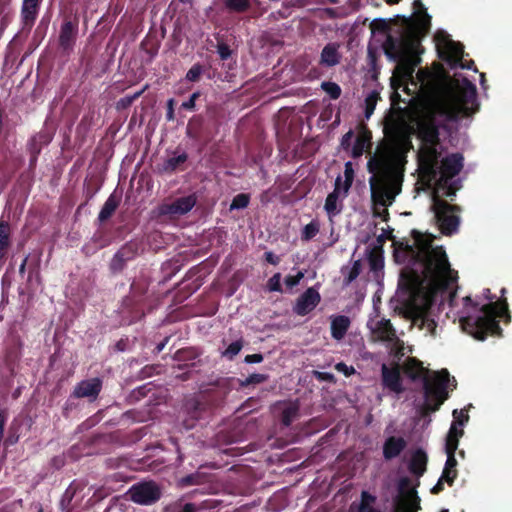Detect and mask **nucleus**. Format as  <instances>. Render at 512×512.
I'll return each mask as SVG.
<instances>
[{
	"instance_id": "f257e3e1",
	"label": "nucleus",
	"mask_w": 512,
	"mask_h": 512,
	"mask_svg": "<svg viewBox=\"0 0 512 512\" xmlns=\"http://www.w3.org/2000/svg\"><path fill=\"white\" fill-rule=\"evenodd\" d=\"M477 108L475 85L465 78H455L447 92L439 100L424 107L416 119L417 134L421 141L419 166L423 176L435 184L431 210L436 224L444 234L457 230L459 218L453 214V207L440 197L455 195L451 180L462 169L463 157L458 153L444 155L438 127L448 119L474 113Z\"/></svg>"
},
{
	"instance_id": "f03ea898",
	"label": "nucleus",
	"mask_w": 512,
	"mask_h": 512,
	"mask_svg": "<svg viewBox=\"0 0 512 512\" xmlns=\"http://www.w3.org/2000/svg\"><path fill=\"white\" fill-rule=\"evenodd\" d=\"M433 236L413 231L411 243L400 244L394 252L398 263H405L403 285L409 293L407 309L412 325L426 334H437V322L430 310L433 301H449L455 297L457 272L451 269L442 246L433 245Z\"/></svg>"
},
{
	"instance_id": "7ed1b4c3",
	"label": "nucleus",
	"mask_w": 512,
	"mask_h": 512,
	"mask_svg": "<svg viewBox=\"0 0 512 512\" xmlns=\"http://www.w3.org/2000/svg\"><path fill=\"white\" fill-rule=\"evenodd\" d=\"M409 142L400 139L392 144L377 147L368 161V171L372 174L369 180L374 210L386 211L401 191L406 152Z\"/></svg>"
},
{
	"instance_id": "20e7f679",
	"label": "nucleus",
	"mask_w": 512,
	"mask_h": 512,
	"mask_svg": "<svg viewBox=\"0 0 512 512\" xmlns=\"http://www.w3.org/2000/svg\"><path fill=\"white\" fill-rule=\"evenodd\" d=\"M420 42L414 32H406L399 38L389 36L384 44L386 55L397 62L394 69L392 86L398 89L404 86V90L409 91V81L416 87L413 81L415 67L420 62L418 57Z\"/></svg>"
},
{
	"instance_id": "39448f33",
	"label": "nucleus",
	"mask_w": 512,
	"mask_h": 512,
	"mask_svg": "<svg viewBox=\"0 0 512 512\" xmlns=\"http://www.w3.org/2000/svg\"><path fill=\"white\" fill-rule=\"evenodd\" d=\"M463 310L458 312L460 327L477 340H484L487 333L496 334L500 327L497 318L503 317L506 313V304L490 302L480 306L473 303L471 298H463Z\"/></svg>"
},
{
	"instance_id": "423d86ee",
	"label": "nucleus",
	"mask_w": 512,
	"mask_h": 512,
	"mask_svg": "<svg viewBox=\"0 0 512 512\" xmlns=\"http://www.w3.org/2000/svg\"><path fill=\"white\" fill-rule=\"evenodd\" d=\"M436 48L440 57L447 61L452 67H461L470 69V65H466L463 61V46L453 41L450 36L443 31L437 32L435 35Z\"/></svg>"
},
{
	"instance_id": "0eeeda50",
	"label": "nucleus",
	"mask_w": 512,
	"mask_h": 512,
	"mask_svg": "<svg viewBox=\"0 0 512 512\" xmlns=\"http://www.w3.org/2000/svg\"><path fill=\"white\" fill-rule=\"evenodd\" d=\"M368 327L371 332L372 341H381L387 344V346L394 351L399 353L403 349V342L398 338L396 330L387 319H371L368 322Z\"/></svg>"
},
{
	"instance_id": "6e6552de",
	"label": "nucleus",
	"mask_w": 512,
	"mask_h": 512,
	"mask_svg": "<svg viewBox=\"0 0 512 512\" xmlns=\"http://www.w3.org/2000/svg\"><path fill=\"white\" fill-rule=\"evenodd\" d=\"M450 386L449 373L447 370L434 373L431 378H426L424 382L425 394L428 400L434 399L437 401L434 410L448 397V388Z\"/></svg>"
},
{
	"instance_id": "1a4fd4ad",
	"label": "nucleus",
	"mask_w": 512,
	"mask_h": 512,
	"mask_svg": "<svg viewBox=\"0 0 512 512\" xmlns=\"http://www.w3.org/2000/svg\"><path fill=\"white\" fill-rule=\"evenodd\" d=\"M128 495L137 504L150 505L160 498L161 492L154 482H142L133 485L128 490Z\"/></svg>"
},
{
	"instance_id": "9d476101",
	"label": "nucleus",
	"mask_w": 512,
	"mask_h": 512,
	"mask_svg": "<svg viewBox=\"0 0 512 512\" xmlns=\"http://www.w3.org/2000/svg\"><path fill=\"white\" fill-rule=\"evenodd\" d=\"M196 204V197L188 195L180 197L172 202H166L159 206L158 213L163 216H181L188 213Z\"/></svg>"
},
{
	"instance_id": "9b49d317",
	"label": "nucleus",
	"mask_w": 512,
	"mask_h": 512,
	"mask_svg": "<svg viewBox=\"0 0 512 512\" xmlns=\"http://www.w3.org/2000/svg\"><path fill=\"white\" fill-rule=\"evenodd\" d=\"M342 185V177H337L335 181V188L331 192L325 201L324 209L328 214L329 218L338 215L343 208V200L347 196L349 190H344Z\"/></svg>"
},
{
	"instance_id": "f8f14e48",
	"label": "nucleus",
	"mask_w": 512,
	"mask_h": 512,
	"mask_svg": "<svg viewBox=\"0 0 512 512\" xmlns=\"http://www.w3.org/2000/svg\"><path fill=\"white\" fill-rule=\"evenodd\" d=\"M320 300L319 292L314 287H310L299 296L293 310L297 315L305 316L319 304Z\"/></svg>"
},
{
	"instance_id": "ddd939ff",
	"label": "nucleus",
	"mask_w": 512,
	"mask_h": 512,
	"mask_svg": "<svg viewBox=\"0 0 512 512\" xmlns=\"http://www.w3.org/2000/svg\"><path fill=\"white\" fill-rule=\"evenodd\" d=\"M382 381L384 387L388 388L390 391L395 392L397 394L402 391L400 371L397 366L389 368L386 364H383Z\"/></svg>"
},
{
	"instance_id": "4468645a",
	"label": "nucleus",
	"mask_w": 512,
	"mask_h": 512,
	"mask_svg": "<svg viewBox=\"0 0 512 512\" xmlns=\"http://www.w3.org/2000/svg\"><path fill=\"white\" fill-rule=\"evenodd\" d=\"M330 320L331 336L337 341L342 340L350 327L351 321L349 317L344 315H333L330 317Z\"/></svg>"
},
{
	"instance_id": "2eb2a0df",
	"label": "nucleus",
	"mask_w": 512,
	"mask_h": 512,
	"mask_svg": "<svg viewBox=\"0 0 512 512\" xmlns=\"http://www.w3.org/2000/svg\"><path fill=\"white\" fill-rule=\"evenodd\" d=\"M407 443L402 437H389L383 446V456L386 460L397 457L406 447Z\"/></svg>"
},
{
	"instance_id": "dca6fc26",
	"label": "nucleus",
	"mask_w": 512,
	"mask_h": 512,
	"mask_svg": "<svg viewBox=\"0 0 512 512\" xmlns=\"http://www.w3.org/2000/svg\"><path fill=\"white\" fill-rule=\"evenodd\" d=\"M101 389V382L99 379L94 378L86 381H82L79 383L75 390L74 394L77 397H93L95 398Z\"/></svg>"
},
{
	"instance_id": "f3484780",
	"label": "nucleus",
	"mask_w": 512,
	"mask_h": 512,
	"mask_svg": "<svg viewBox=\"0 0 512 512\" xmlns=\"http://www.w3.org/2000/svg\"><path fill=\"white\" fill-rule=\"evenodd\" d=\"M41 0H23L21 19L25 26L31 27L38 15Z\"/></svg>"
},
{
	"instance_id": "a211bd4d",
	"label": "nucleus",
	"mask_w": 512,
	"mask_h": 512,
	"mask_svg": "<svg viewBox=\"0 0 512 512\" xmlns=\"http://www.w3.org/2000/svg\"><path fill=\"white\" fill-rule=\"evenodd\" d=\"M77 34V27L72 22H65L60 31L59 42L63 49L68 50L74 44Z\"/></svg>"
},
{
	"instance_id": "6ab92c4d",
	"label": "nucleus",
	"mask_w": 512,
	"mask_h": 512,
	"mask_svg": "<svg viewBox=\"0 0 512 512\" xmlns=\"http://www.w3.org/2000/svg\"><path fill=\"white\" fill-rule=\"evenodd\" d=\"M428 457L427 454L421 450H416L411 457L409 469L410 472L416 476H422L426 471Z\"/></svg>"
},
{
	"instance_id": "aec40b11",
	"label": "nucleus",
	"mask_w": 512,
	"mask_h": 512,
	"mask_svg": "<svg viewBox=\"0 0 512 512\" xmlns=\"http://www.w3.org/2000/svg\"><path fill=\"white\" fill-rule=\"evenodd\" d=\"M338 48L337 44H327L321 52V63L329 67L337 65L340 61Z\"/></svg>"
},
{
	"instance_id": "412c9836",
	"label": "nucleus",
	"mask_w": 512,
	"mask_h": 512,
	"mask_svg": "<svg viewBox=\"0 0 512 512\" xmlns=\"http://www.w3.org/2000/svg\"><path fill=\"white\" fill-rule=\"evenodd\" d=\"M118 204V199L114 195H110L99 213V219L101 221L108 219L115 212Z\"/></svg>"
},
{
	"instance_id": "4be33fe9",
	"label": "nucleus",
	"mask_w": 512,
	"mask_h": 512,
	"mask_svg": "<svg viewBox=\"0 0 512 512\" xmlns=\"http://www.w3.org/2000/svg\"><path fill=\"white\" fill-rule=\"evenodd\" d=\"M370 136L363 132L359 134L355 140V143L352 147V156L359 157L363 154L367 146L369 145Z\"/></svg>"
},
{
	"instance_id": "5701e85b",
	"label": "nucleus",
	"mask_w": 512,
	"mask_h": 512,
	"mask_svg": "<svg viewBox=\"0 0 512 512\" xmlns=\"http://www.w3.org/2000/svg\"><path fill=\"white\" fill-rule=\"evenodd\" d=\"M461 427L462 426L457 425V421L452 422L446 437L445 447L450 446V444H454L456 448H458L459 439L463 435V429Z\"/></svg>"
},
{
	"instance_id": "b1692460",
	"label": "nucleus",
	"mask_w": 512,
	"mask_h": 512,
	"mask_svg": "<svg viewBox=\"0 0 512 512\" xmlns=\"http://www.w3.org/2000/svg\"><path fill=\"white\" fill-rule=\"evenodd\" d=\"M10 243V226L6 222H0V258L6 253Z\"/></svg>"
},
{
	"instance_id": "393cba45",
	"label": "nucleus",
	"mask_w": 512,
	"mask_h": 512,
	"mask_svg": "<svg viewBox=\"0 0 512 512\" xmlns=\"http://www.w3.org/2000/svg\"><path fill=\"white\" fill-rule=\"evenodd\" d=\"M375 500L376 498L373 495L367 491H363L361 494L359 512H377L373 507Z\"/></svg>"
},
{
	"instance_id": "a878e982",
	"label": "nucleus",
	"mask_w": 512,
	"mask_h": 512,
	"mask_svg": "<svg viewBox=\"0 0 512 512\" xmlns=\"http://www.w3.org/2000/svg\"><path fill=\"white\" fill-rule=\"evenodd\" d=\"M368 262L371 270L375 272L380 271L384 266L382 253L378 250H373L368 257Z\"/></svg>"
},
{
	"instance_id": "bb28decb",
	"label": "nucleus",
	"mask_w": 512,
	"mask_h": 512,
	"mask_svg": "<svg viewBox=\"0 0 512 512\" xmlns=\"http://www.w3.org/2000/svg\"><path fill=\"white\" fill-rule=\"evenodd\" d=\"M298 406L294 403L287 405L282 411V422L288 426L297 417Z\"/></svg>"
},
{
	"instance_id": "cd10ccee",
	"label": "nucleus",
	"mask_w": 512,
	"mask_h": 512,
	"mask_svg": "<svg viewBox=\"0 0 512 512\" xmlns=\"http://www.w3.org/2000/svg\"><path fill=\"white\" fill-rule=\"evenodd\" d=\"M320 229V225L317 221H311L302 230V239L309 241L314 238Z\"/></svg>"
},
{
	"instance_id": "c85d7f7f",
	"label": "nucleus",
	"mask_w": 512,
	"mask_h": 512,
	"mask_svg": "<svg viewBox=\"0 0 512 512\" xmlns=\"http://www.w3.org/2000/svg\"><path fill=\"white\" fill-rule=\"evenodd\" d=\"M406 370H407V373L410 375V377L417 378V377L421 376V374L423 372V367H422L421 363H419L415 359H410V360H408V362L406 364Z\"/></svg>"
},
{
	"instance_id": "c756f323",
	"label": "nucleus",
	"mask_w": 512,
	"mask_h": 512,
	"mask_svg": "<svg viewBox=\"0 0 512 512\" xmlns=\"http://www.w3.org/2000/svg\"><path fill=\"white\" fill-rule=\"evenodd\" d=\"M226 6L236 12L246 11L250 6V0H226Z\"/></svg>"
},
{
	"instance_id": "7c9ffc66",
	"label": "nucleus",
	"mask_w": 512,
	"mask_h": 512,
	"mask_svg": "<svg viewBox=\"0 0 512 512\" xmlns=\"http://www.w3.org/2000/svg\"><path fill=\"white\" fill-rule=\"evenodd\" d=\"M378 101V94L376 92H371L365 99V116L369 118L376 107Z\"/></svg>"
},
{
	"instance_id": "2f4dec72",
	"label": "nucleus",
	"mask_w": 512,
	"mask_h": 512,
	"mask_svg": "<svg viewBox=\"0 0 512 512\" xmlns=\"http://www.w3.org/2000/svg\"><path fill=\"white\" fill-rule=\"evenodd\" d=\"M248 204L249 196L247 194L241 193L233 198L232 203L230 205V210L243 209L246 208Z\"/></svg>"
},
{
	"instance_id": "473e14b6",
	"label": "nucleus",
	"mask_w": 512,
	"mask_h": 512,
	"mask_svg": "<svg viewBox=\"0 0 512 512\" xmlns=\"http://www.w3.org/2000/svg\"><path fill=\"white\" fill-rule=\"evenodd\" d=\"M322 88L332 99H337L341 95L340 86L334 82H323Z\"/></svg>"
},
{
	"instance_id": "72a5a7b5",
	"label": "nucleus",
	"mask_w": 512,
	"mask_h": 512,
	"mask_svg": "<svg viewBox=\"0 0 512 512\" xmlns=\"http://www.w3.org/2000/svg\"><path fill=\"white\" fill-rule=\"evenodd\" d=\"M456 450H457V448L454 444H450V446L445 447L447 460H446L444 467H446V468H456L457 467V460L455 458Z\"/></svg>"
},
{
	"instance_id": "f704fd0d",
	"label": "nucleus",
	"mask_w": 512,
	"mask_h": 512,
	"mask_svg": "<svg viewBox=\"0 0 512 512\" xmlns=\"http://www.w3.org/2000/svg\"><path fill=\"white\" fill-rule=\"evenodd\" d=\"M304 272L298 271L296 275H288L284 279V284L288 290L293 289L295 286L299 285L300 281L304 278Z\"/></svg>"
},
{
	"instance_id": "c9c22d12",
	"label": "nucleus",
	"mask_w": 512,
	"mask_h": 512,
	"mask_svg": "<svg viewBox=\"0 0 512 512\" xmlns=\"http://www.w3.org/2000/svg\"><path fill=\"white\" fill-rule=\"evenodd\" d=\"M353 176H354V173H353L352 165L350 162H347L345 164V171H344L345 179L344 180L342 179V185H341L344 188V190L350 189L352 182H353Z\"/></svg>"
},
{
	"instance_id": "e433bc0d",
	"label": "nucleus",
	"mask_w": 512,
	"mask_h": 512,
	"mask_svg": "<svg viewBox=\"0 0 512 512\" xmlns=\"http://www.w3.org/2000/svg\"><path fill=\"white\" fill-rule=\"evenodd\" d=\"M242 342L241 341H235L231 343L225 351L222 352V355L224 357H227L229 359H232L234 356H236L242 349Z\"/></svg>"
},
{
	"instance_id": "4c0bfd02",
	"label": "nucleus",
	"mask_w": 512,
	"mask_h": 512,
	"mask_svg": "<svg viewBox=\"0 0 512 512\" xmlns=\"http://www.w3.org/2000/svg\"><path fill=\"white\" fill-rule=\"evenodd\" d=\"M268 290L271 292H282L281 274H274L267 282Z\"/></svg>"
},
{
	"instance_id": "58836bf2",
	"label": "nucleus",
	"mask_w": 512,
	"mask_h": 512,
	"mask_svg": "<svg viewBox=\"0 0 512 512\" xmlns=\"http://www.w3.org/2000/svg\"><path fill=\"white\" fill-rule=\"evenodd\" d=\"M187 159V155L185 153L179 154L178 156H174L169 158L166 161L165 168L169 170H174L176 167L182 163H184Z\"/></svg>"
},
{
	"instance_id": "ea45409f",
	"label": "nucleus",
	"mask_w": 512,
	"mask_h": 512,
	"mask_svg": "<svg viewBox=\"0 0 512 512\" xmlns=\"http://www.w3.org/2000/svg\"><path fill=\"white\" fill-rule=\"evenodd\" d=\"M458 475L456 468H446L444 467L441 478L442 480H445L446 483L449 485H452L454 480L456 479Z\"/></svg>"
},
{
	"instance_id": "a19ab883",
	"label": "nucleus",
	"mask_w": 512,
	"mask_h": 512,
	"mask_svg": "<svg viewBox=\"0 0 512 512\" xmlns=\"http://www.w3.org/2000/svg\"><path fill=\"white\" fill-rule=\"evenodd\" d=\"M47 142H48V139H46L41 134L33 137L32 140H31V143H30L32 152L34 154H37L40 151V148H41L40 145L42 143H47Z\"/></svg>"
},
{
	"instance_id": "79ce46f5",
	"label": "nucleus",
	"mask_w": 512,
	"mask_h": 512,
	"mask_svg": "<svg viewBox=\"0 0 512 512\" xmlns=\"http://www.w3.org/2000/svg\"><path fill=\"white\" fill-rule=\"evenodd\" d=\"M127 250H128V248L124 247L114 256L113 261H112V267L114 269L118 268L122 261L129 258V256L127 254Z\"/></svg>"
},
{
	"instance_id": "37998d69",
	"label": "nucleus",
	"mask_w": 512,
	"mask_h": 512,
	"mask_svg": "<svg viewBox=\"0 0 512 512\" xmlns=\"http://www.w3.org/2000/svg\"><path fill=\"white\" fill-rule=\"evenodd\" d=\"M335 369L338 372L343 373L345 376H350L355 372V369L352 366H347L345 363L340 362L335 365Z\"/></svg>"
},
{
	"instance_id": "c03bdc74",
	"label": "nucleus",
	"mask_w": 512,
	"mask_h": 512,
	"mask_svg": "<svg viewBox=\"0 0 512 512\" xmlns=\"http://www.w3.org/2000/svg\"><path fill=\"white\" fill-rule=\"evenodd\" d=\"M201 74V68L200 66H193L189 69V71L186 74V78L189 81H196Z\"/></svg>"
},
{
	"instance_id": "a18cd8bd",
	"label": "nucleus",
	"mask_w": 512,
	"mask_h": 512,
	"mask_svg": "<svg viewBox=\"0 0 512 512\" xmlns=\"http://www.w3.org/2000/svg\"><path fill=\"white\" fill-rule=\"evenodd\" d=\"M453 417H454V421H457V425H459V426H463L464 423L468 420V415L465 414L462 410L461 411L454 410Z\"/></svg>"
},
{
	"instance_id": "49530a36",
	"label": "nucleus",
	"mask_w": 512,
	"mask_h": 512,
	"mask_svg": "<svg viewBox=\"0 0 512 512\" xmlns=\"http://www.w3.org/2000/svg\"><path fill=\"white\" fill-rule=\"evenodd\" d=\"M266 379L267 376L264 374H252L247 378L246 382L248 384H258L264 382Z\"/></svg>"
},
{
	"instance_id": "de8ad7c7",
	"label": "nucleus",
	"mask_w": 512,
	"mask_h": 512,
	"mask_svg": "<svg viewBox=\"0 0 512 512\" xmlns=\"http://www.w3.org/2000/svg\"><path fill=\"white\" fill-rule=\"evenodd\" d=\"M174 104H175L174 99H169L167 101V114H166V118H167L168 121H173L174 120Z\"/></svg>"
},
{
	"instance_id": "09e8293b",
	"label": "nucleus",
	"mask_w": 512,
	"mask_h": 512,
	"mask_svg": "<svg viewBox=\"0 0 512 512\" xmlns=\"http://www.w3.org/2000/svg\"><path fill=\"white\" fill-rule=\"evenodd\" d=\"M218 53L221 57V59H227L229 58L231 51L228 46L226 45H219L218 46Z\"/></svg>"
},
{
	"instance_id": "8fccbe9b",
	"label": "nucleus",
	"mask_w": 512,
	"mask_h": 512,
	"mask_svg": "<svg viewBox=\"0 0 512 512\" xmlns=\"http://www.w3.org/2000/svg\"><path fill=\"white\" fill-rule=\"evenodd\" d=\"M263 360V356L261 354H251L245 357L246 363H260Z\"/></svg>"
},
{
	"instance_id": "3c124183",
	"label": "nucleus",
	"mask_w": 512,
	"mask_h": 512,
	"mask_svg": "<svg viewBox=\"0 0 512 512\" xmlns=\"http://www.w3.org/2000/svg\"><path fill=\"white\" fill-rule=\"evenodd\" d=\"M266 260L271 264H277L279 259L272 252H266L265 254Z\"/></svg>"
},
{
	"instance_id": "603ef678",
	"label": "nucleus",
	"mask_w": 512,
	"mask_h": 512,
	"mask_svg": "<svg viewBox=\"0 0 512 512\" xmlns=\"http://www.w3.org/2000/svg\"><path fill=\"white\" fill-rule=\"evenodd\" d=\"M445 482V480H442V478L440 477V479L438 480L437 484L432 488V493H439L440 491L443 490V483Z\"/></svg>"
},
{
	"instance_id": "864d4df0",
	"label": "nucleus",
	"mask_w": 512,
	"mask_h": 512,
	"mask_svg": "<svg viewBox=\"0 0 512 512\" xmlns=\"http://www.w3.org/2000/svg\"><path fill=\"white\" fill-rule=\"evenodd\" d=\"M197 508L192 503H187L184 505L183 509L180 512H196Z\"/></svg>"
},
{
	"instance_id": "5fc2aeb1",
	"label": "nucleus",
	"mask_w": 512,
	"mask_h": 512,
	"mask_svg": "<svg viewBox=\"0 0 512 512\" xmlns=\"http://www.w3.org/2000/svg\"><path fill=\"white\" fill-rule=\"evenodd\" d=\"M352 136H353L352 131L347 132L342 138V146L345 147L346 145H349V140L352 138Z\"/></svg>"
},
{
	"instance_id": "6e6d98bb",
	"label": "nucleus",
	"mask_w": 512,
	"mask_h": 512,
	"mask_svg": "<svg viewBox=\"0 0 512 512\" xmlns=\"http://www.w3.org/2000/svg\"><path fill=\"white\" fill-rule=\"evenodd\" d=\"M195 107V103H193V99H189L182 103V108L192 110Z\"/></svg>"
},
{
	"instance_id": "4d7b16f0",
	"label": "nucleus",
	"mask_w": 512,
	"mask_h": 512,
	"mask_svg": "<svg viewBox=\"0 0 512 512\" xmlns=\"http://www.w3.org/2000/svg\"><path fill=\"white\" fill-rule=\"evenodd\" d=\"M358 269L354 266L349 274L348 282H352L358 276Z\"/></svg>"
},
{
	"instance_id": "13d9d810",
	"label": "nucleus",
	"mask_w": 512,
	"mask_h": 512,
	"mask_svg": "<svg viewBox=\"0 0 512 512\" xmlns=\"http://www.w3.org/2000/svg\"><path fill=\"white\" fill-rule=\"evenodd\" d=\"M142 92L135 93L131 98L127 100V103L130 104L133 100H135L137 97L141 95Z\"/></svg>"
},
{
	"instance_id": "bf43d9fd",
	"label": "nucleus",
	"mask_w": 512,
	"mask_h": 512,
	"mask_svg": "<svg viewBox=\"0 0 512 512\" xmlns=\"http://www.w3.org/2000/svg\"><path fill=\"white\" fill-rule=\"evenodd\" d=\"M484 296H485L486 299L492 300V297L490 296V290L489 289H485L484 290Z\"/></svg>"
},
{
	"instance_id": "052dcab7",
	"label": "nucleus",
	"mask_w": 512,
	"mask_h": 512,
	"mask_svg": "<svg viewBox=\"0 0 512 512\" xmlns=\"http://www.w3.org/2000/svg\"><path fill=\"white\" fill-rule=\"evenodd\" d=\"M199 97V93L195 92L191 95L189 99H193V103L196 102V99Z\"/></svg>"
},
{
	"instance_id": "680f3d73",
	"label": "nucleus",
	"mask_w": 512,
	"mask_h": 512,
	"mask_svg": "<svg viewBox=\"0 0 512 512\" xmlns=\"http://www.w3.org/2000/svg\"><path fill=\"white\" fill-rule=\"evenodd\" d=\"M166 342H162L157 345V351L160 352L165 347Z\"/></svg>"
},
{
	"instance_id": "e2e57ef3",
	"label": "nucleus",
	"mask_w": 512,
	"mask_h": 512,
	"mask_svg": "<svg viewBox=\"0 0 512 512\" xmlns=\"http://www.w3.org/2000/svg\"><path fill=\"white\" fill-rule=\"evenodd\" d=\"M323 379H331L332 378V375L330 374H325V376L322 377Z\"/></svg>"
},
{
	"instance_id": "0e129e2a",
	"label": "nucleus",
	"mask_w": 512,
	"mask_h": 512,
	"mask_svg": "<svg viewBox=\"0 0 512 512\" xmlns=\"http://www.w3.org/2000/svg\"><path fill=\"white\" fill-rule=\"evenodd\" d=\"M25 264H26V260H24V262L22 263V265H21V267H20V270H21V271H23V270H24Z\"/></svg>"
},
{
	"instance_id": "69168bd1",
	"label": "nucleus",
	"mask_w": 512,
	"mask_h": 512,
	"mask_svg": "<svg viewBox=\"0 0 512 512\" xmlns=\"http://www.w3.org/2000/svg\"><path fill=\"white\" fill-rule=\"evenodd\" d=\"M399 0H387L388 3H397Z\"/></svg>"
},
{
	"instance_id": "338daca9",
	"label": "nucleus",
	"mask_w": 512,
	"mask_h": 512,
	"mask_svg": "<svg viewBox=\"0 0 512 512\" xmlns=\"http://www.w3.org/2000/svg\"><path fill=\"white\" fill-rule=\"evenodd\" d=\"M404 512H412L411 507L407 508Z\"/></svg>"
},
{
	"instance_id": "774afa93",
	"label": "nucleus",
	"mask_w": 512,
	"mask_h": 512,
	"mask_svg": "<svg viewBox=\"0 0 512 512\" xmlns=\"http://www.w3.org/2000/svg\"><path fill=\"white\" fill-rule=\"evenodd\" d=\"M329 1L332 2V3H335L337 0H329Z\"/></svg>"
}]
</instances>
